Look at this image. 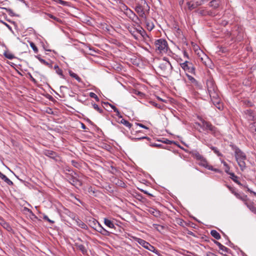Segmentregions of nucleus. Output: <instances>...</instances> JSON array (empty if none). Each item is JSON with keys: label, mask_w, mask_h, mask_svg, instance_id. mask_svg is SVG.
I'll return each mask as SVG.
<instances>
[{"label": "nucleus", "mask_w": 256, "mask_h": 256, "mask_svg": "<svg viewBox=\"0 0 256 256\" xmlns=\"http://www.w3.org/2000/svg\"><path fill=\"white\" fill-rule=\"evenodd\" d=\"M210 148L214 151V152L218 156H220L221 154L219 152L218 148H217L214 146H211Z\"/></svg>", "instance_id": "41"}, {"label": "nucleus", "mask_w": 256, "mask_h": 256, "mask_svg": "<svg viewBox=\"0 0 256 256\" xmlns=\"http://www.w3.org/2000/svg\"><path fill=\"white\" fill-rule=\"evenodd\" d=\"M134 240L138 243L140 245H141L144 248H145L152 252L156 254H157L158 250L156 249V248L151 245L150 243L146 242V240L141 239L140 238L134 237Z\"/></svg>", "instance_id": "4"}, {"label": "nucleus", "mask_w": 256, "mask_h": 256, "mask_svg": "<svg viewBox=\"0 0 256 256\" xmlns=\"http://www.w3.org/2000/svg\"><path fill=\"white\" fill-rule=\"evenodd\" d=\"M211 235L216 239L219 240L220 238V234L216 230H212L210 232Z\"/></svg>", "instance_id": "20"}, {"label": "nucleus", "mask_w": 256, "mask_h": 256, "mask_svg": "<svg viewBox=\"0 0 256 256\" xmlns=\"http://www.w3.org/2000/svg\"><path fill=\"white\" fill-rule=\"evenodd\" d=\"M149 212L155 216H158L160 215V211L154 208L150 210Z\"/></svg>", "instance_id": "31"}, {"label": "nucleus", "mask_w": 256, "mask_h": 256, "mask_svg": "<svg viewBox=\"0 0 256 256\" xmlns=\"http://www.w3.org/2000/svg\"><path fill=\"white\" fill-rule=\"evenodd\" d=\"M179 0V4L180 6H182L184 2V0Z\"/></svg>", "instance_id": "62"}, {"label": "nucleus", "mask_w": 256, "mask_h": 256, "mask_svg": "<svg viewBox=\"0 0 256 256\" xmlns=\"http://www.w3.org/2000/svg\"><path fill=\"white\" fill-rule=\"evenodd\" d=\"M144 22L146 23L147 29L150 31L152 30L154 28L153 23L147 20H144Z\"/></svg>", "instance_id": "24"}, {"label": "nucleus", "mask_w": 256, "mask_h": 256, "mask_svg": "<svg viewBox=\"0 0 256 256\" xmlns=\"http://www.w3.org/2000/svg\"><path fill=\"white\" fill-rule=\"evenodd\" d=\"M186 4L188 9L190 10L196 8V5L194 3H192L191 2H188Z\"/></svg>", "instance_id": "30"}, {"label": "nucleus", "mask_w": 256, "mask_h": 256, "mask_svg": "<svg viewBox=\"0 0 256 256\" xmlns=\"http://www.w3.org/2000/svg\"><path fill=\"white\" fill-rule=\"evenodd\" d=\"M153 227L160 232H161L164 228V226L157 224H153Z\"/></svg>", "instance_id": "29"}, {"label": "nucleus", "mask_w": 256, "mask_h": 256, "mask_svg": "<svg viewBox=\"0 0 256 256\" xmlns=\"http://www.w3.org/2000/svg\"><path fill=\"white\" fill-rule=\"evenodd\" d=\"M207 88L212 100H217L218 98V89L212 80L210 79L206 82Z\"/></svg>", "instance_id": "1"}, {"label": "nucleus", "mask_w": 256, "mask_h": 256, "mask_svg": "<svg viewBox=\"0 0 256 256\" xmlns=\"http://www.w3.org/2000/svg\"><path fill=\"white\" fill-rule=\"evenodd\" d=\"M138 33L140 34L142 38H144V36H146V32L142 28H141V30H138Z\"/></svg>", "instance_id": "43"}, {"label": "nucleus", "mask_w": 256, "mask_h": 256, "mask_svg": "<svg viewBox=\"0 0 256 256\" xmlns=\"http://www.w3.org/2000/svg\"><path fill=\"white\" fill-rule=\"evenodd\" d=\"M144 138L149 140V138H148L147 136H143V137H140V138H134V139L135 140H140L144 139Z\"/></svg>", "instance_id": "54"}, {"label": "nucleus", "mask_w": 256, "mask_h": 256, "mask_svg": "<svg viewBox=\"0 0 256 256\" xmlns=\"http://www.w3.org/2000/svg\"><path fill=\"white\" fill-rule=\"evenodd\" d=\"M180 66L186 72L193 74L194 72V68L192 62L186 61L183 63H181Z\"/></svg>", "instance_id": "6"}, {"label": "nucleus", "mask_w": 256, "mask_h": 256, "mask_svg": "<svg viewBox=\"0 0 256 256\" xmlns=\"http://www.w3.org/2000/svg\"><path fill=\"white\" fill-rule=\"evenodd\" d=\"M159 68L161 70L164 74L168 76L171 74L172 66L170 62L168 60V58H164L163 62L160 64Z\"/></svg>", "instance_id": "2"}, {"label": "nucleus", "mask_w": 256, "mask_h": 256, "mask_svg": "<svg viewBox=\"0 0 256 256\" xmlns=\"http://www.w3.org/2000/svg\"><path fill=\"white\" fill-rule=\"evenodd\" d=\"M242 102L244 104L248 106H253L252 102L248 100H244Z\"/></svg>", "instance_id": "39"}, {"label": "nucleus", "mask_w": 256, "mask_h": 256, "mask_svg": "<svg viewBox=\"0 0 256 256\" xmlns=\"http://www.w3.org/2000/svg\"><path fill=\"white\" fill-rule=\"evenodd\" d=\"M69 74L70 75L74 78L78 82H82V80L81 78L75 73H74V72H72V71H70L69 72Z\"/></svg>", "instance_id": "27"}, {"label": "nucleus", "mask_w": 256, "mask_h": 256, "mask_svg": "<svg viewBox=\"0 0 256 256\" xmlns=\"http://www.w3.org/2000/svg\"><path fill=\"white\" fill-rule=\"evenodd\" d=\"M234 156L236 158V160L240 158L246 159V154L238 148H234Z\"/></svg>", "instance_id": "7"}, {"label": "nucleus", "mask_w": 256, "mask_h": 256, "mask_svg": "<svg viewBox=\"0 0 256 256\" xmlns=\"http://www.w3.org/2000/svg\"><path fill=\"white\" fill-rule=\"evenodd\" d=\"M44 154L46 156L52 158L56 156V153L54 152L49 150H46L44 152Z\"/></svg>", "instance_id": "28"}, {"label": "nucleus", "mask_w": 256, "mask_h": 256, "mask_svg": "<svg viewBox=\"0 0 256 256\" xmlns=\"http://www.w3.org/2000/svg\"><path fill=\"white\" fill-rule=\"evenodd\" d=\"M72 162V164L74 166V167H76V168H80V164H79L78 162H76V160H72V162Z\"/></svg>", "instance_id": "42"}, {"label": "nucleus", "mask_w": 256, "mask_h": 256, "mask_svg": "<svg viewBox=\"0 0 256 256\" xmlns=\"http://www.w3.org/2000/svg\"><path fill=\"white\" fill-rule=\"evenodd\" d=\"M139 16L142 18L144 20H146V15L144 13V12H142V13H140L138 14Z\"/></svg>", "instance_id": "44"}, {"label": "nucleus", "mask_w": 256, "mask_h": 256, "mask_svg": "<svg viewBox=\"0 0 256 256\" xmlns=\"http://www.w3.org/2000/svg\"><path fill=\"white\" fill-rule=\"evenodd\" d=\"M96 230L104 236H108L110 234V232L102 226L101 228H96Z\"/></svg>", "instance_id": "12"}, {"label": "nucleus", "mask_w": 256, "mask_h": 256, "mask_svg": "<svg viewBox=\"0 0 256 256\" xmlns=\"http://www.w3.org/2000/svg\"><path fill=\"white\" fill-rule=\"evenodd\" d=\"M90 96L92 98H94L96 101H99V98L97 96V95L94 92H91L90 93Z\"/></svg>", "instance_id": "40"}, {"label": "nucleus", "mask_w": 256, "mask_h": 256, "mask_svg": "<svg viewBox=\"0 0 256 256\" xmlns=\"http://www.w3.org/2000/svg\"><path fill=\"white\" fill-rule=\"evenodd\" d=\"M110 106L114 110V112H118V108L115 106L112 105H111Z\"/></svg>", "instance_id": "57"}, {"label": "nucleus", "mask_w": 256, "mask_h": 256, "mask_svg": "<svg viewBox=\"0 0 256 256\" xmlns=\"http://www.w3.org/2000/svg\"><path fill=\"white\" fill-rule=\"evenodd\" d=\"M38 60L42 64H44L45 66H48V68H52V62L50 61V62H46V61L44 60L40 56H36Z\"/></svg>", "instance_id": "14"}, {"label": "nucleus", "mask_w": 256, "mask_h": 256, "mask_svg": "<svg viewBox=\"0 0 256 256\" xmlns=\"http://www.w3.org/2000/svg\"><path fill=\"white\" fill-rule=\"evenodd\" d=\"M214 101L213 102L214 104H216V106L219 110H221L222 106V104L219 102L218 101V98H217V100H214Z\"/></svg>", "instance_id": "32"}, {"label": "nucleus", "mask_w": 256, "mask_h": 256, "mask_svg": "<svg viewBox=\"0 0 256 256\" xmlns=\"http://www.w3.org/2000/svg\"><path fill=\"white\" fill-rule=\"evenodd\" d=\"M0 224L8 232H11L12 229L10 226L0 216Z\"/></svg>", "instance_id": "9"}, {"label": "nucleus", "mask_w": 256, "mask_h": 256, "mask_svg": "<svg viewBox=\"0 0 256 256\" xmlns=\"http://www.w3.org/2000/svg\"><path fill=\"white\" fill-rule=\"evenodd\" d=\"M97 228H101L102 227V225L98 222V224H96Z\"/></svg>", "instance_id": "63"}, {"label": "nucleus", "mask_w": 256, "mask_h": 256, "mask_svg": "<svg viewBox=\"0 0 256 256\" xmlns=\"http://www.w3.org/2000/svg\"><path fill=\"white\" fill-rule=\"evenodd\" d=\"M213 170L216 172H220V171L219 170L216 169V168H214Z\"/></svg>", "instance_id": "64"}, {"label": "nucleus", "mask_w": 256, "mask_h": 256, "mask_svg": "<svg viewBox=\"0 0 256 256\" xmlns=\"http://www.w3.org/2000/svg\"><path fill=\"white\" fill-rule=\"evenodd\" d=\"M188 78L192 82L195 83L196 82V80L192 76H189L188 74H186Z\"/></svg>", "instance_id": "45"}, {"label": "nucleus", "mask_w": 256, "mask_h": 256, "mask_svg": "<svg viewBox=\"0 0 256 256\" xmlns=\"http://www.w3.org/2000/svg\"><path fill=\"white\" fill-rule=\"evenodd\" d=\"M251 130L252 132H256V128H254V126H252L251 128Z\"/></svg>", "instance_id": "59"}, {"label": "nucleus", "mask_w": 256, "mask_h": 256, "mask_svg": "<svg viewBox=\"0 0 256 256\" xmlns=\"http://www.w3.org/2000/svg\"><path fill=\"white\" fill-rule=\"evenodd\" d=\"M229 175L230 176V178L236 183L240 184V182L238 180V177L236 176L234 172L230 173Z\"/></svg>", "instance_id": "26"}, {"label": "nucleus", "mask_w": 256, "mask_h": 256, "mask_svg": "<svg viewBox=\"0 0 256 256\" xmlns=\"http://www.w3.org/2000/svg\"><path fill=\"white\" fill-rule=\"evenodd\" d=\"M194 4L196 5V7L202 4V2H201L200 0L196 1Z\"/></svg>", "instance_id": "56"}, {"label": "nucleus", "mask_w": 256, "mask_h": 256, "mask_svg": "<svg viewBox=\"0 0 256 256\" xmlns=\"http://www.w3.org/2000/svg\"><path fill=\"white\" fill-rule=\"evenodd\" d=\"M138 124V126H140V127H142V128H146V129H147V128H147L146 126H145L143 125V124Z\"/></svg>", "instance_id": "60"}, {"label": "nucleus", "mask_w": 256, "mask_h": 256, "mask_svg": "<svg viewBox=\"0 0 256 256\" xmlns=\"http://www.w3.org/2000/svg\"><path fill=\"white\" fill-rule=\"evenodd\" d=\"M214 243L218 246V248H220V249L224 252H228V248H226V246H223L222 244L220 242H217V241H214Z\"/></svg>", "instance_id": "21"}, {"label": "nucleus", "mask_w": 256, "mask_h": 256, "mask_svg": "<svg viewBox=\"0 0 256 256\" xmlns=\"http://www.w3.org/2000/svg\"><path fill=\"white\" fill-rule=\"evenodd\" d=\"M142 2L144 3L143 6L138 4L136 6L135 10L138 14L142 13V12H144V9L146 10V7H148L149 9V6H148L146 0H144Z\"/></svg>", "instance_id": "8"}, {"label": "nucleus", "mask_w": 256, "mask_h": 256, "mask_svg": "<svg viewBox=\"0 0 256 256\" xmlns=\"http://www.w3.org/2000/svg\"><path fill=\"white\" fill-rule=\"evenodd\" d=\"M150 104L152 106H153L156 108H160L159 104H156V102H154L150 101Z\"/></svg>", "instance_id": "49"}, {"label": "nucleus", "mask_w": 256, "mask_h": 256, "mask_svg": "<svg viewBox=\"0 0 256 256\" xmlns=\"http://www.w3.org/2000/svg\"><path fill=\"white\" fill-rule=\"evenodd\" d=\"M78 224L82 228H83L84 230H86L88 228L87 226L82 221L78 222Z\"/></svg>", "instance_id": "37"}, {"label": "nucleus", "mask_w": 256, "mask_h": 256, "mask_svg": "<svg viewBox=\"0 0 256 256\" xmlns=\"http://www.w3.org/2000/svg\"><path fill=\"white\" fill-rule=\"evenodd\" d=\"M156 50L160 53L166 52L168 50L167 42L164 39H158L155 42Z\"/></svg>", "instance_id": "3"}, {"label": "nucleus", "mask_w": 256, "mask_h": 256, "mask_svg": "<svg viewBox=\"0 0 256 256\" xmlns=\"http://www.w3.org/2000/svg\"><path fill=\"white\" fill-rule=\"evenodd\" d=\"M130 12V18H132V20L136 22V20H139L138 17L131 10H129Z\"/></svg>", "instance_id": "25"}, {"label": "nucleus", "mask_w": 256, "mask_h": 256, "mask_svg": "<svg viewBox=\"0 0 256 256\" xmlns=\"http://www.w3.org/2000/svg\"><path fill=\"white\" fill-rule=\"evenodd\" d=\"M210 6L214 8H216L219 6V0H212L210 2Z\"/></svg>", "instance_id": "19"}, {"label": "nucleus", "mask_w": 256, "mask_h": 256, "mask_svg": "<svg viewBox=\"0 0 256 256\" xmlns=\"http://www.w3.org/2000/svg\"><path fill=\"white\" fill-rule=\"evenodd\" d=\"M234 196H236V198L242 200L244 203L248 200L247 196L246 195H244V194H240L238 192H236L234 194Z\"/></svg>", "instance_id": "15"}, {"label": "nucleus", "mask_w": 256, "mask_h": 256, "mask_svg": "<svg viewBox=\"0 0 256 256\" xmlns=\"http://www.w3.org/2000/svg\"><path fill=\"white\" fill-rule=\"evenodd\" d=\"M195 158H196V160H200L202 159L203 156L202 155H200V154L196 153L195 154Z\"/></svg>", "instance_id": "46"}, {"label": "nucleus", "mask_w": 256, "mask_h": 256, "mask_svg": "<svg viewBox=\"0 0 256 256\" xmlns=\"http://www.w3.org/2000/svg\"><path fill=\"white\" fill-rule=\"evenodd\" d=\"M201 124H198V126L202 128L204 130H209L212 133L215 132L216 128L213 126L212 124L206 121L202 118H200Z\"/></svg>", "instance_id": "5"}, {"label": "nucleus", "mask_w": 256, "mask_h": 256, "mask_svg": "<svg viewBox=\"0 0 256 256\" xmlns=\"http://www.w3.org/2000/svg\"><path fill=\"white\" fill-rule=\"evenodd\" d=\"M222 162L223 164H224V171L226 173H227L228 174H230V167L228 166V165L226 164V162H224V161H222Z\"/></svg>", "instance_id": "33"}, {"label": "nucleus", "mask_w": 256, "mask_h": 256, "mask_svg": "<svg viewBox=\"0 0 256 256\" xmlns=\"http://www.w3.org/2000/svg\"><path fill=\"white\" fill-rule=\"evenodd\" d=\"M1 22L4 25H5L10 30H12V28L11 26L10 25H8V24H7L6 22H4L2 21Z\"/></svg>", "instance_id": "52"}, {"label": "nucleus", "mask_w": 256, "mask_h": 256, "mask_svg": "<svg viewBox=\"0 0 256 256\" xmlns=\"http://www.w3.org/2000/svg\"><path fill=\"white\" fill-rule=\"evenodd\" d=\"M56 2L60 4H62V5H66V2H65V1H64L62 0H54Z\"/></svg>", "instance_id": "47"}, {"label": "nucleus", "mask_w": 256, "mask_h": 256, "mask_svg": "<svg viewBox=\"0 0 256 256\" xmlns=\"http://www.w3.org/2000/svg\"><path fill=\"white\" fill-rule=\"evenodd\" d=\"M44 218L45 220H48V222H50V223L53 224V223L54 222L53 220H50L48 216H44Z\"/></svg>", "instance_id": "53"}, {"label": "nucleus", "mask_w": 256, "mask_h": 256, "mask_svg": "<svg viewBox=\"0 0 256 256\" xmlns=\"http://www.w3.org/2000/svg\"><path fill=\"white\" fill-rule=\"evenodd\" d=\"M199 164L202 166H204L205 168H207L208 167V165L207 161L204 158H202V159L200 160V162H199Z\"/></svg>", "instance_id": "35"}, {"label": "nucleus", "mask_w": 256, "mask_h": 256, "mask_svg": "<svg viewBox=\"0 0 256 256\" xmlns=\"http://www.w3.org/2000/svg\"><path fill=\"white\" fill-rule=\"evenodd\" d=\"M228 189L230 190V192L234 195V194L236 193L237 192L234 190V189L230 186H228Z\"/></svg>", "instance_id": "51"}, {"label": "nucleus", "mask_w": 256, "mask_h": 256, "mask_svg": "<svg viewBox=\"0 0 256 256\" xmlns=\"http://www.w3.org/2000/svg\"><path fill=\"white\" fill-rule=\"evenodd\" d=\"M206 168H208V170H214V168H212V166H210L208 165V167Z\"/></svg>", "instance_id": "61"}, {"label": "nucleus", "mask_w": 256, "mask_h": 256, "mask_svg": "<svg viewBox=\"0 0 256 256\" xmlns=\"http://www.w3.org/2000/svg\"><path fill=\"white\" fill-rule=\"evenodd\" d=\"M121 123L129 128H130L132 126V124L130 122H129L128 120L124 119H122L121 120Z\"/></svg>", "instance_id": "36"}, {"label": "nucleus", "mask_w": 256, "mask_h": 256, "mask_svg": "<svg viewBox=\"0 0 256 256\" xmlns=\"http://www.w3.org/2000/svg\"><path fill=\"white\" fill-rule=\"evenodd\" d=\"M98 224V221L95 219H92L91 220H89V224L90 226L96 230V228H97L96 224Z\"/></svg>", "instance_id": "22"}, {"label": "nucleus", "mask_w": 256, "mask_h": 256, "mask_svg": "<svg viewBox=\"0 0 256 256\" xmlns=\"http://www.w3.org/2000/svg\"><path fill=\"white\" fill-rule=\"evenodd\" d=\"M48 16L50 18H52L54 20H55L57 21V22H59L60 21V20L59 18L55 17L53 15L51 14H48Z\"/></svg>", "instance_id": "50"}, {"label": "nucleus", "mask_w": 256, "mask_h": 256, "mask_svg": "<svg viewBox=\"0 0 256 256\" xmlns=\"http://www.w3.org/2000/svg\"><path fill=\"white\" fill-rule=\"evenodd\" d=\"M254 214H256V208L252 204L248 203V201H246L244 204Z\"/></svg>", "instance_id": "17"}, {"label": "nucleus", "mask_w": 256, "mask_h": 256, "mask_svg": "<svg viewBox=\"0 0 256 256\" xmlns=\"http://www.w3.org/2000/svg\"><path fill=\"white\" fill-rule=\"evenodd\" d=\"M5 56L10 60H12L14 58V55L11 54H6Z\"/></svg>", "instance_id": "48"}, {"label": "nucleus", "mask_w": 256, "mask_h": 256, "mask_svg": "<svg viewBox=\"0 0 256 256\" xmlns=\"http://www.w3.org/2000/svg\"><path fill=\"white\" fill-rule=\"evenodd\" d=\"M92 106L94 110H97L100 113H102L103 112V110L102 108H100L98 104L95 103H92Z\"/></svg>", "instance_id": "34"}, {"label": "nucleus", "mask_w": 256, "mask_h": 256, "mask_svg": "<svg viewBox=\"0 0 256 256\" xmlns=\"http://www.w3.org/2000/svg\"><path fill=\"white\" fill-rule=\"evenodd\" d=\"M30 47L34 50V52L37 54L38 52V48H37L35 44L33 42H30Z\"/></svg>", "instance_id": "38"}, {"label": "nucleus", "mask_w": 256, "mask_h": 256, "mask_svg": "<svg viewBox=\"0 0 256 256\" xmlns=\"http://www.w3.org/2000/svg\"><path fill=\"white\" fill-rule=\"evenodd\" d=\"M0 178L4 180L8 184L11 186L13 184V182L6 176L4 174L0 172Z\"/></svg>", "instance_id": "16"}, {"label": "nucleus", "mask_w": 256, "mask_h": 256, "mask_svg": "<svg viewBox=\"0 0 256 256\" xmlns=\"http://www.w3.org/2000/svg\"><path fill=\"white\" fill-rule=\"evenodd\" d=\"M78 248H79V249H80V250L82 252H84V250H85V249H84V246L83 245H82V244H80V246H78Z\"/></svg>", "instance_id": "55"}, {"label": "nucleus", "mask_w": 256, "mask_h": 256, "mask_svg": "<svg viewBox=\"0 0 256 256\" xmlns=\"http://www.w3.org/2000/svg\"><path fill=\"white\" fill-rule=\"evenodd\" d=\"M70 182L76 187L80 186L82 185V182L76 178L72 176L70 178Z\"/></svg>", "instance_id": "10"}, {"label": "nucleus", "mask_w": 256, "mask_h": 256, "mask_svg": "<svg viewBox=\"0 0 256 256\" xmlns=\"http://www.w3.org/2000/svg\"><path fill=\"white\" fill-rule=\"evenodd\" d=\"M248 191L250 192V193L252 194H253L256 196V192H253L252 190L250 189L249 188H248Z\"/></svg>", "instance_id": "58"}, {"label": "nucleus", "mask_w": 256, "mask_h": 256, "mask_svg": "<svg viewBox=\"0 0 256 256\" xmlns=\"http://www.w3.org/2000/svg\"><path fill=\"white\" fill-rule=\"evenodd\" d=\"M104 224L106 226L110 228H114L115 226L114 222L107 218H104Z\"/></svg>", "instance_id": "13"}, {"label": "nucleus", "mask_w": 256, "mask_h": 256, "mask_svg": "<svg viewBox=\"0 0 256 256\" xmlns=\"http://www.w3.org/2000/svg\"><path fill=\"white\" fill-rule=\"evenodd\" d=\"M246 160V159H240V158L236 160L240 170L242 171H244L246 168V162H245V160Z\"/></svg>", "instance_id": "11"}, {"label": "nucleus", "mask_w": 256, "mask_h": 256, "mask_svg": "<svg viewBox=\"0 0 256 256\" xmlns=\"http://www.w3.org/2000/svg\"><path fill=\"white\" fill-rule=\"evenodd\" d=\"M54 69L56 70V72L60 75L62 78H64V76L62 73V70L59 68L58 65H55L54 66Z\"/></svg>", "instance_id": "23"}, {"label": "nucleus", "mask_w": 256, "mask_h": 256, "mask_svg": "<svg viewBox=\"0 0 256 256\" xmlns=\"http://www.w3.org/2000/svg\"><path fill=\"white\" fill-rule=\"evenodd\" d=\"M246 114L248 115V119L250 120H254V116L253 114V112L251 110H247L245 111Z\"/></svg>", "instance_id": "18"}]
</instances>
